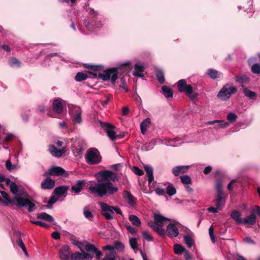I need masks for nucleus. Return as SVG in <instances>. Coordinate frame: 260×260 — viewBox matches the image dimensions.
Here are the masks:
<instances>
[{
    "mask_svg": "<svg viewBox=\"0 0 260 260\" xmlns=\"http://www.w3.org/2000/svg\"><path fill=\"white\" fill-rule=\"evenodd\" d=\"M88 189L91 193L100 197L114 194L118 189L110 181L98 182L94 186H90Z\"/></svg>",
    "mask_w": 260,
    "mask_h": 260,
    "instance_id": "obj_1",
    "label": "nucleus"
},
{
    "mask_svg": "<svg viewBox=\"0 0 260 260\" xmlns=\"http://www.w3.org/2000/svg\"><path fill=\"white\" fill-rule=\"evenodd\" d=\"M94 77H97L102 79L104 81H108L111 79L112 83L115 82L118 78V69L110 68L104 71L103 73H99L98 75L96 73H92Z\"/></svg>",
    "mask_w": 260,
    "mask_h": 260,
    "instance_id": "obj_2",
    "label": "nucleus"
},
{
    "mask_svg": "<svg viewBox=\"0 0 260 260\" xmlns=\"http://www.w3.org/2000/svg\"><path fill=\"white\" fill-rule=\"evenodd\" d=\"M85 158L87 163L89 165H97L102 160V156L99 151L95 148L88 149Z\"/></svg>",
    "mask_w": 260,
    "mask_h": 260,
    "instance_id": "obj_3",
    "label": "nucleus"
},
{
    "mask_svg": "<svg viewBox=\"0 0 260 260\" xmlns=\"http://www.w3.org/2000/svg\"><path fill=\"white\" fill-rule=\"evenodd\" d=\"M237 88L232 87L229 84L225 85L219 91L217 97L221 100H227L230 98L232 94L237 92Z\"/></svg>",
    "mask_w": 260,
    "mask_h": 260,
    "instance_id": "obj_4",
    "label": "nucleus"
},
{
    "mask_svg": "<svg viewBox=\"0 0 260 260\" xmlns=\"http://www.w3.org/2000/svg\"><path fill=\"white\" fill-rule=\"evenodd\" d=\"M16 203L15 205L18 207H24L28 206V211L31 212L34 210L35 204L31 203L30 200L26 198H23L20 196H15Z\"/></svg>",
    "mask_w": 260,
    "mask_h": 260,
    "instance_id": "obj_5",
    "label": "nucleus"
},
{
    "mask_svg": "<svg viewBox=\"0 0 260 260\" xmlns=\"http://www.w3.org/2000/svg\"><path fill=\"white\" fill-rule=\"evenodd\" d=\"M89 14L91 17V20H90L89 24L93 26H86V27L90 31H92L93 27L99 28L102 26V24L101 21L99 20V14L97 12L95 11L93 9H91Z\"/></svg>",
    "mask_w": 260,
    "mask_h": 260,
    "instance_id": "obj_6",
    "label": "nucleus"
},
{
    "mask_svg": "<svg viewBox=\"0 0 260 260\" xmlns=\"http://www.w3.org/2000/svg\"><path fill=\"white\" fill-rule=\"evenodd\" d=\"M177 88L179 92H184L187 96L193 93V88L191 85L187 84L186 80L181 79L177 82Z\"/></svg>",
    "mask_w": 260,
    "mask_h": 260,
    "instance_id": "obj_7",
    "label": "nucleus"
},
{
    "mask_svg": "<svg viewBox=\"0 0 260 260\" xmlns=\"http://www.w3.org/2000/svg\"><path fill=\"white\" fill-rule=\"evenodd\" d=\"M100 206L102 211V215L104 216L107 220H112L113 219L114 206H111L107 204L101 202L100 203Z\"/></svg>",
    "mask_w": 260,
    "mask_h": 260,
    "instance_id": "obj_8",
    "label": "nucleus"
},
{
    "mask_svg": "<svg viewBox=\"0 0 260 260\" xmlns=\"http://www.w3.org/2000/svg\"><path fill=\"white\" fill-rule=\"evenodd\" d=\"M98 175L101 177V179H99L97 177L98 182L110 181L109 179L112 181H115L116 176L111 171L108 170H103L98 172Z\"/></svg>",
    "mask_w": 260,
    "mask_h": 260,
    "instance_id": "obj_9",
    "label": "nucleus"
},
{
    "mask_svg": "<svg viewBox=\"0 0 260 260\" xmlns=\"http://www.w3.org/2000/svg\"><path fill=\"white\" fill-rule=\"evenodd\" d=\"M50 175V176H62L67 177L68 174L66 171L61 167H52L49 169L47 172H45L43 176Z\"/></svg>",
    "mask_w": 260,
    "mask_h": 260,
    "instance_id": "obj_10",
    "label": "nucleus"
},
{
    "mask_svg": "<svg viewBox=\"0 0 260 260\" xmlns=\"http://www.w3.org/2000/svg\"><path fill=\"white\" fill-rule=\"evenodd\" d=\"M177 225H180V224L176 222L175 223H170L167 225L166 233L170 238H175L178 236L179 233Z\"/></svg>",
    "mask_w": 260,
    "mask_h": 260,
    "instance_id": "obj_11",
    "label": "nucleus"
},
{
    "mask_svg": "<svg viewBox=\"0 0 260 260\" xmlns=\"http://www.w3.org/2000/svg\"><path fill=\"white\" fill-rule=\"evenodd\" d=\"M101 124L102 127L106 132L107 136L112 141L116 140V135L114 131L116 128L115 126L109 123H103Z\"/></svg>",
    "mask_w": 260,
    "mask_h": 260,
    "instance_id": "obj_12",
    "label": "nucleus"
},
{
    "mask_svg": "<svg viewBox=\"0 0 260 260\" xmlns=\"http://www.w3.org/2000/svg\"><path fill=\"white\" fill-rule=\"evenodd\" d=\"M71 254V249L67 245H63L59 249V256L61 260H70V256Z\"/></svg>",
    "mask_w": 260,
    "mask_h": 260,
    "instance_id": "obj_13",
    "label": "nucleus"
},
{
    "mask_svg": "<svg viewBox=\"0 0 260 260\" xmlns=\"http://www.w3.org/2000/svg\"><path fill=\"white\" fill-rule=\"evenodd\" d=\"M85 249L88 252L94 253L95 254V257L97 260H99L101 257L103 255V253L92 244H86L85 245Z\"/></svg>",
    "mask_w": 260,
    "mask_h": 260,
    "instance_id": "obj_14",
    "label": "nucleus"
},
{
    "mask_svg": "<svg viewBox=\"0 0 260 260\" xmlns=\"http://www.w3.org/2000/svg\"><path fill=\"white\" fill-rule=\"evenodd\" d=\"M154 225L159 226H162L164 224V222L166 221H170L171 219L160 214H155L154 216Z\"/></svg>",
    "mask_w": 260,
    "mask_h": 260,
    "instance_id": "obj_15",
    "label": "nucleus"
},
{
    "mask_svg": "<svg viewBox=\"0 0 260 260\" xmlns=\"http://www.w3.org/2000/svg\"><path fill=\"white\" fill-rule=\"evenodd\" d=\"M49 150L53 156L56 157H60L66 152L65 147H63L61 149H57L54 145H50Z\"/></svg>",
    "mask_w": 260,
    "mask_h": 260,
    "instance_id": "obj_16",
    "label": "nucleus"
},
{
    "mask_svg": "<svg viewBox=\"0 0 260 260\" xmlns=\"http://www.w3.org/2000/svg\"><path fill=\"white\" fill-rule=\"evenodd\" d=\"M55 186V181L49 177L46 178L41 183V188L44 189H51Z\"/></svg>",
    "mask_w": 260,
    "mask_h": 260,
    "instance_id": "obj_17",
    "label": "nucleus"
},
{
    "mask_svg": "<svg viewBox=\"0 0 260 260\" xmlns=\"http://www.w3.org/2000/svg\"><path fill=\"white\" fill-rule=\"evenodd\" d=\"M123 197L130 205L134 206L136 204V199L130 192L124 190L123 192Z\"/></svg>",
    "mask_w": 260,
    "mask_h": 260,
    "instance_id": "obj_18",
    "label": "nucleus"
},
{
    "mask_svg": "<svg viewBox=\"0 0 260 260\" xmlns=\"http://www.w3.org/2000/svg\"><path fill=\"white\" fill-rule=\"evenodd\" d=\"M148 224L149 227L152 229L155 232H156L158 235L162 237L165 236L167 234L166 231H165L162 226H156L154 225V223L153 221H150L148 222Z\"/></svg>",
    "mask_w": 260,
    "mask_h": 260,
    "instance_id": "obj_19",
    "label": "nucleus"
},
{
    "mask_svg": "<svg viewBox=\"0 0 260 260\" xmlns=\"http://www.w3.org/2000/svg\"><path fill=\"white\" fill-rule=\"evenodd\" d=\"M52 109L56 113L60 114L62 113L63 106L60 99H56L54 100L52 104Z\"/></svg>",
    "mask_w": 260,
    "mask_h": 260,
    "instance_id": "obj_20",
    "label": "nucleus"
},
{
    "mask_svg": "<svg viewBox=\"0 0 260 260\" xmlns=\"http://www.w3.org/2000/svg\"><path fill=\"white\" fill-rule=\"evenodd\" d=\"M189 168V166H179L175 167L172 169V173L175 176H178L181 173H185Z\"/></svg>",
    "mask_w": 260,
    "mask_h": 260,
    "instance_id": "obj_21",
    "label": "nucleus"
},
{
    "mask_svg": "<svg viewBox=\"0 0 260 260\" xmlns=\"http://www.w3.org/2000/svg\"><path fill=\"white\" fill-rule=\"evenodd\" d=\"M225 204V197L224 194H217L215 205L219 210H221Z\"/></svg>",
    "mask_w": 260,
    "mask_h": 260,
    "instance_id": "obj_22",
    "label": "nucleus"
},
{
    "mask_svg": "<svg viewBox=\"0 0 260 260\" xmlns=\"http://www.w3.org/2000/svg\"><path fill=\"white\" fill-rule=\"evenodd\" d=\"M85 184V181L84 180H79L76 181V184L71 187V189L75 193L80 192Z\"/></svg>",
    "mask_w": 260,
    "mask_h": 260,
    "instance_id": "obj_23",
    "label": "nucleus"
},
{
    "mask_svg": "<svg viewBox=\"0 0 260 260\" xmlns=\"http://www.w3.org/2000/svg\"><path fill=\"white\" fill-rule=\"evenodd\" d=\"M134 69L135 71L133 72V75L134 76L141 78L144 77V74L142 73L144 71L145 68L143 65L137 63L135 65Z\"/></svg>",
    "mask_w": 260,
    "mask_h": 260,
    "instance_id": "obj_24",
    "label": "nucleus"
},
{
    "mask_svg": "<svg viewBox=\"0 0 260 260\" xmlns=\"http://www.w3.org/2000/svg\"><path fill=\"white\" fill-rule=\"evenodd\" d=\"M0 193L4 199L6 200V201H4L3 202V204L5 205L9 206V204H11V205L12 206L13 205H15V203H16L15 198L13 199H11L9 197V194L5 191H0Z\"/></svg>",
    "mask_w": 260,
    "mask_h": 260,
    "instance_id": "obj_25",
    "label": "nucleus"
},
{
    "mask_svg": "<svg viewBox=\"0 0 260 260\" xmlns=\"http://www.w3.org/2000/svg\"><path fill=\"white\" fill-rule=\"evenodd\" d=\"M256 216L253 212H251L250 215L246 216L242 219V223L253 225L256 223Z\"/></svg>",
    "mask_w": 260,
    "mask_h": 260,
    "instance_id": "obj_26",
    "label": "nucleus"
},
{
    "mask_svg": "<svg viewBox=\"0 0 260 260\" xmlns=\"http://www.w3.org/2000/svg\"><path fill=\"white\" fill-rule=\"evenodd\" d=\"M144 170L148 178V183L150 185L154 180L153 168L150 166L146 165L144 166Z\"/></svg>",
    "mask_w": 260,
    "mask_h": 260,
    "instance_id": "obj_27",
    "label": "nucleus"
},
{
    "mask_svg": "<svg viewBox=\"0 0 260 260\" xmlns=\"http://www.w3.org/2000/svg\"><path fill=\"white\" fill-rule=\"evenodd\" d=\"M241 213L238 210H234L232 212L231 217L233 219L237 224H241L242 219L241 218Z\"/></svg>",
    "mask_w": 260,
    "mask_h": 260,
    "instance_id": "obj_28",
    "label": "nucleus"
},
{
    "mask_svg": "<svg viewBox=\"0 0 260 260\" xmlns=\"http://www.w3.org/2000/svg\"><path fill=\"white\" fill-rule=\"evenodd\" d=\"M207 75L211 79H216L221 77V73L213 69H209L208 70Z\"/></svg>",
    "mask_w": 260,
    "mask_h": 260,
    "instance_id": "obj_29",
    "label": "nucleus"
},
{
    "mask_svg": "<svg viewBox=\"0 0 260 260\" xmlns=\"http://www.w3.org/2000/svg\"><path fill=\"white\" fill-rule=\"evenodd\" d=\"M37 217L38 219H42L48 222H52L54 221L53 217L45 212L38 213L37 215Z\"/></svg>",
    "mask_w": 260,
    "mask_h": 260,
    "instance_id": "obj_30",
    "label": "nucleus"
},
{
    "mask_svg": "<svg viewBox=\"0 0 260 260\" xmlns=\"http://www.w3.org/2000/svg\"><path fill=\"white\" fill-rule=\"evenodd\" d=\"M161 91L166 98H170L173 97V91L169 87L167 86H162L161 87Z\"/></svg>",
    "mask_w": 260,
    "mask_h": 260,
    "instance_id": "obj_31",
    "label": "nucleus"
},
{
    "mask_svg": "<svg viewBox=\"0 0 260 260\" xmlns=\"http://www.w3.org/2000/svg\"><path fill=\"white\" fill-rule=\"evenodd\" d=\"M69 189L67 186H59L55 188L54 192L55 195L58 196H61L66 193Z\"/></svg>",
    "mask_w": 260,
    "mask_h": 260,
    "instance_id": "obj_32",
    "label": "nucleus"
},
{
    "mask_svg": "<svg viewBox=\"0 0 260 260\" xmlns=\"http://www.w3.org/2000/svg\"><path fill=\"white\" fill-rule=\"evenodd\" d=\"M156 78L160 84H164L165 82L164 72L160 69H156L155 70Z\"/></svg>",
    "mask_w": 260,
    "mask_h": 260,
    "instance_id": "obj_33",
    "label": "nucleus"
},
{
    "mask_svg": "<svg viewBox=\"0 0 260 260\" xmlns=\"http://www.w3.org/2000/svg\"><path fill=\"white\" fill-rule=\"evenodd\" d=\"M73 118V120L78 123H80L82 122L81 110L80 108H78L75 110Z\"/></svg>",
    "mask_w": 260,
    "mask_h": 260,
    "instance_id": "obj_34",
    "label": "nucleus"
},
{
    "mask_svg": "<svg viewBox=\"0 0 260 260\" xmlns=\"http://www.w3.org/2000/svg\"><path fill=\"white\" fill-rule=\"evenodd\" d=\"M242 87L243 88V93L246 96L248 97L250 99H254L256 98V93L255 92L250 90L243 85Z\"/></svg>",
    "mask_w": 260,
    "mask_h": 260,
    "instance_id": "obj_35",
    "label": "nucleus"
},
{
    "mask_svg": "<svg viewBox=\"0 0 260 260\" xmlns=\"http://www.w3.org/2000/svg\"><path fill=\"white\" fill-rule=\"evenodd\" d=\"M129 220L132 222V223L136 226H140L141 225V222L140 219L135 215H130L129 216Z\"/></svg>",
    "mask_w": 260,
    "mask_h": 260,
    "instance_id": "obj_36",
    "label": "nucleus"
},
{
    "mask_svg": "<svg viewBox=\"0 0 260 260\" xmlns=\"http://www.w3.org/2000/svg\"><path fill=\"white\" fill-rule=\"evenodd\" d=\"M174 253L176 254H180L183 252L185 253V251H187L182 245L176 244L174 246Z\"/></svg>",
    "mask_w": 260,
    "mask_h": 260,
    "instance_id": "obj_37",
    "label": "nucleus"
},
{
    "mask_svg": "<svg viewBox=\"0 0 260 260\" xmlns=\"http://www.w3.org/2000/svg\"><path fill=\"white\" fill-rule=\"evenodd\" d=\"M88 78V75L82 72H78L75 76V79L77 82H81L85 80Z\"/></svg>",
    "mask_w": 260,
    "mask_h": 260,
    "instance_id": "obj_38",
    "label": "nucleus"
},
{
    "mask_svg": "<svg viewBox=\"0 0 260 260\" xmlns=\"http://www.w3.org/2000/svg\"><path fill=\"white\" fill-rule=\"evenodd\" d=\"M83 214L85 217L90 221H92L93 218V215L92 212L89 210L88 207H85L84 208Z\"/></svg>",
    "mask_w": 260,
    "mask_h": 260,
    "instance_id": "obj_39",
    "label": "nucleus"
},
{
    "mask_svg": "<svg viewBox=\"0 0 260 260\" xmlns=\"http://www.w3.org/2000/svg\"><path fill=\"white\" fill-rule=\"evenodd\" d=\"M236 81L239 83H248L249 81V77L246 76H236Z\"/></svg>",
    "mask_w": 260,
    "mask_h": 260,
    "instance_id": "obj_40",
    "label": "nucleus"
},
{
    "mask_svg": "<svg viewBox=\"0 0 260 260\" xmlns=\"http://www.w3.org/2000/svg\"><path fill=\"white\" fill-rule=\"evenodd\" d=\"M166 192L169 196H172L176 194V189L172 184H170L166 188Z\"/></svg>",
    "mask_w": 260,
    "mask_h": 260,
    "instance_id": "obj_41",
    "label": "nucleus"
},
{
    "mask_svg": "<svg viewBox=\"0 0 260 260\" xmlns=\"http://www.w3.org/2000/svg\"><path fill=\"white\" fill-rule=\"evenodd\" d=\"M184 240L189 248H191L194 244L193 240L190 235L184 236Z\"/></svg>",
    "mask_w": 260,
    "mask_h": 260,
    "instance_id": "obj_42",
    "label": "nucleus"
},
{
    "mask_svg": "<svg viewBox=\"0 0 260 260\" xmlns=\"http://www.w3.org/2000/svg\"><path fill=\"white\" fill-rule=\"evenodd\" d=\"M16 242H17V244L18 245V246L22 249V250L24 252L25 255L26 256H28V252L26 250V247L24 245V244L23 243V241L21 239V238H19L17 240Z\"/></svg>",
    "mask_w": 260,
    "mask_h": 260,
    "instance_id": "obj_43",
    "label": "nucleus"
},
{
    "mask_svg": "<svg viewBox=\"0 0 260 260\" xmlns=\"http://www.w3.org/2000/svg\"><path fill=\"white\" fill-rule=\"evenodd\" d=\"M216 189L217 190V194H223L222 181L219 179H216Z\"/></svg>",
    "mask_w": 260,
    "mask_h": 260,
    "instance_id": "obj_44",
    "label": "nucleus"
},
{
    "mask_svg": "<svg viewBox=\"0 0 260 260\" xmlns=\"http://www.w3.org/2000/svg\"><path fill=\"white\" fill-rule=\"evenodd\" d=\"M181 182L185 185L190 184L191 183V178L188 175H183L180 177Z\"/></svg>",
    "mask_w": 260,
    "mask_h": 260,
    "instance_id": "obj_45",
    "label": "nucleus"
},
{
    "mask_svg": "<svg viewBox=\"0 0 260 260\" xmlns=\"http://www.w3.org/2000/svg\"><path fill=\"white\" fill-rule=\"evenodd\" d=\"M10 189L11 192L17 196V193L18 191V187L16 183L14 182H12L10 185ZM17 196H18L17 195Z\"/></svg>",
    "mask_w": 260,
    "mask_h": 260,
    "instance_id": "obj_46",
    "label": "nucleus"
},
{
    "mask_svg": "<svg viewBox=\"0 0 260 260\" xmlns=\"http://www.w3.org/2000/svg\"><path fill=\"white\" fill-rule=\"evenodd\" d=\"M71 259L72 260H83L82 253L76 252L71 254Z\"/></svg>",
    "mask_w": 260,
    "mask_h": 260,
    "instance_id": "obj_47",
    "label": "nucleus"
},
{
    "mask_svg": "<svg viewBox=\"0 0 260 260\" xmlns=\"http://www.w3.org/2000/svg\"><path fill=\"white\" fill-rule=\"evenodd\" d=\"M9 64L11 67H14L16 66L20 67L21 65V62L15 57H12L10 59Z\"/></svg>",
    "mask_w": 260,
    "mask_h": 260,
    "instance_id": "obj_48",
    "label": "nucleus"
},
{
    "mask_svg": "<svg viewBox=\"0 0 260 260\" xmlns=\"http://www.w3.org/2000/svg\"><path fill=\"white\" fill-rule=\"evenodd\" d=\"M116 253L114 251L110 252L107 255H106L102 260H116Z\"/></svg>",
    "mask_w": 260,
    "mask_h": 260,
    "instance_id": "obj_49",
    "label": "nucleus"
},
{
    "mask_svg": "<svg viewBox=\"0 0 260 260\" xmlns=\"http://www.w3.org/2000/svg\"><path fill=\"white\" fill-rule=\"evenodd\" d=\"M237 118V115L232 112L229 113L226 116L227 120L230 121L231 122H235Z\"/></svg>",
    "mask_w": 260,
    "mask_h": 260,
    "instance_id": "obj_50",
    "label": "nucleus"
},
{
    "mask_svg": "<svg viewBox=\"0 0 260 260\" xmlns=\"http://www.w3.org/2000/svg\"><path fill=\"white\" fill-rule=\"evenodd\" d=\"M251 70L254 74H260V64L254 63L251 66Z\"/></svg>",
    "mask_w": 260,
    "mask_h": 260,
    "instance_id": "obj_51",
    "label": "nucleus"
},
{
    "mask_svg": "<svg viewBox=\"0 0 260 260\" xmlns=\"http://www.w3.org/2000/svg\"><path fill=\"white\" fill-rule=\"evenodd\" d=\"M113 247L117 250L122 251L124 249V246L121 242L116 241L114 242Z\"/></svg>",
    "mask_w": 260,
    "mask_h": 260,
    "instance_id": "obj_52",
    "label": "nucleus"
},
{
    "mask_svg": "<svg viewBox=\"0 0 260 260\" xmlns=\"http://www.w3.org/2000/svg\"><path fill=\"white\" fill-rule=\"evenodd\" d=\"M82 257L83 260H91L93 257V255L90 253L85 252L83 250H82Z\"/></svg>",
    "mask_w": 260,
    "mask_h": 260,
    "instance_id": "obj_53",
    "label": "nucleus"
},
{
    "mask_svg": "<svg viewBox=\"0 0 260 260\" xmlns=\"http://www.w3.org/2000/svg\"><path fill=\"white\" fill-rule=\"evenodd\" d=\"M129 244L132 249H135L138 247V242L137 239L135 238H132L129 239Z\"/></svg>",
    "mask_w": 260,
    "mask_h": 260,
    "instance_id": "obj_54",
    "label": "nucleus"
},
{
    "mask_svg": "<svg viewBox=\"0 0 260 260\" xmlns=\"http://www.w3.org/2000/svg\"><path fill=\"white\" fill-rule=\"evenodd\" d=\"M133 172L138 175V176H142L144 174V172L142 170L140 169L139 167L134 166L133 168L132 169Z\"/></svg>",
    "mask_w": 260,
    "mask_h": 260,
    "instance_id": "obj_55",
    "label": "nucleus"
},
{
    "mask_svg": "<svg viewBox=\"0 0 260 260\" xmlns=\"http://www.w3.org/2000/svg\"><path fill=\"white\" fill-rule=\"evenodd\" d=\"M124 226L130 234H134L137 232V230L133 228L129 223H126Z\"/></svg>",
    "mask_w": 260,
    "mask_h": 260,
    "instance_id": "obj_56",
    "label": "nucleus"
},
{
    "mask_svg": "<svg viewBox=\"0 0 260 260\" xmlns=\"http://www.w3.org/2000/svg\"><path fill=\"white\" fill-rule=\"evenodd\" d=\"M151 120L149 118H146L145 120H144L140 124V127H143L144 128H147L149 124H150Z\"/></svg>",
    "mask_w": 260,
    "mask_h": 260,
    "instance_id": "obj_57",
    "label": "nucleus"
},
{
    "mask_svg": "<svg viewBox=\"0 0 260 260\" xmlns=\"http://www.w3.org/2000/svg\"><path fill=\"white\" fill-rule=\"evenodd\" d=\"M143 237L145 240L148 241H151L153 240V238L151 235L147 231H144L143 232Z\"/></svg>",
    "mask_w": 260,
    "mask_h": 260,
    "instance_id": "obj_58",
    "label": "nucleus"
},
{
    "mask_svg": "<svg viewBox=\"0 0 260 260\" xmlns=\"http://www.w3.org/2000/svg\"><path fill=\"white\" fill-rule=\"evenodd\" d=\"M6 167L8 171H11L15 168V166L12 165L10 160L9 159L6 162Z\"/></svg>",
    "mask_w": 260,
    "mask_h": 260,
    "instance_id": "obj_59",
    "label": "nucleus"
},
{
    "mask_svg": "<svg viewBox=\"0 0 260 260\" xmlns=\"http://www.w3.org/2000/svg\"><path fill=\"white\" fill-rule=\"evenodd\" d=\"M214 174L215 177L219 179L224 175V172L219 169L217 170L215 172Z\"/></svg>",
    "mask_w": 260,
    "mask_h": 260,
    "instance_id": "obj_60",
    "label": "nucleus"
},
{
    "mask_svg": "<svg viewBox=\"0 0 260 260\" xmlns=\"http://www.w3.org/2000/svg\"><path fill=\"white\" fill-rule=\"evenodd\" d=\"M31 223L35 224V225H39L41 227H43V228H49V225L47 224V223H45V222H43L41 221H31Z\"/></svg>",
    "mask_w": 260,
    "mask_h": 260,
    "instance_id": "obj_61",
    "label": "nucleus"
},
{
    "mask_svg": "<svg viewBox=\"0 0 260 260\" xmlns=\"http://www.w3.org/2000/svg\"><path fill=\"white\" fill-rule=\"evenodd\" d=\"M106 100L102 102V105L103 106H106L110 100L112 99V95L111 94H107L105 95Z\"/></svg>",
    "mask_w": 260,
    "mask_h": 260,
    "instance_id": "obj_62",
    "label": "nucleus"
},
{
    "mask_svg": "<svg viewBox=\"0 0 260 260\" xmlns=\"http://www.w3.org/2000/svg\"><path fill=\"white\" fill-rule=\"evenodd\" d=\"M155 192L158 196H163L165 194V190L160 187H157L155 189Z\"/></svg>",
    "mask_w": 260,
    "mask_h": 260,
    "instance_id": "obj_63",
    "label": "nucleus"
},
{
    "mask_svg": "<svg viewBox=\"0 0 260 260\" xmlns=\"http://www.w3.org/2000/svg\"><path fill=\"white\" fill-rule=\"evenodd\" d=\"M14 138V136L12 134H9L4 139V141L6 143H9L11 141H12Z\"/></svg>",
    "mask_w": 260,
    "mask_h": 260,
    "instance_id": "obj_64",
    "label": "nucleus"
}]
</instances>
